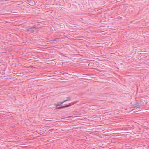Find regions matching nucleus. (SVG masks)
<instances>
[{"label":"nucleus","instance_id":"1","mask_svg":"<svg viewBox=\"0 0 149 149\" xmlns=\"http://www.w3.org/2000/svg\"><path fill=\"white\" fill-rule=\"evenodd\" d=\"M68 101V100H65L61 102L58 103V104H54V105L56 107L58 106H60L63 103L65 102L66 101Z\"/></svg>","mask_w":149,"mask_h":149},{"label":"nucleus","instance_id":"2","mask_svg":"<svg viewBox=\"0 0 149 149\" xmlns=\"http://www.w3.org/2000/svg\"><path fill=\"white\" fill-rule=\"evenodd\" d=\"M71 105H70V104H69V105H65V106H61V107H58L57 108V109H63V108H66V107H68L70 106Z\"/></svg>","mask_w":149,"mask_h":149}]
</instances>
